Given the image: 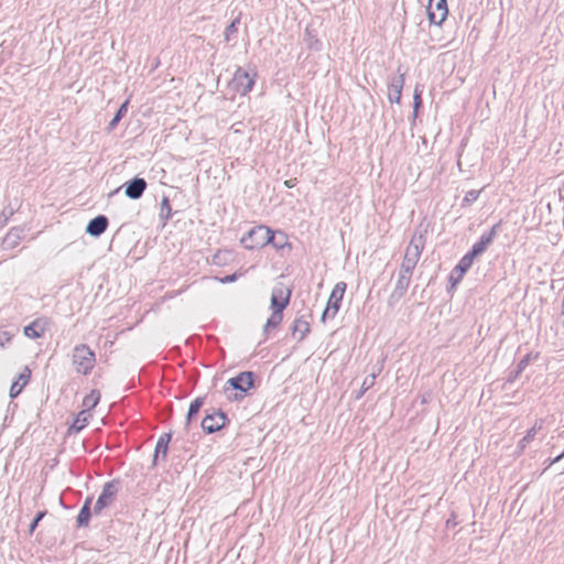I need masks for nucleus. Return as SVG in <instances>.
I'll return each instance as SVG.
<instances>
[{"label":"nucleus","mask_w":564,"mask_h":564,"mask_svg":"<svg viewBox=\"0 0 564 564\" xmlns=\"http://www.w3.org/2000/svg\"><path fill=\"white\" fill-rule=\"evenodd\" d=\"M291 290L282 282L275 283L271 289L270 310L271 314L267 318L262 334L267 335L271 329H275L283 319V311L290 302Z\"/></svg>","instance_id":"nucleus-1"},{"label":"nucleus","mask_w":564,"mask_h":564,"mask_svg":"<svg viewBox=\"0 0 564 564\" xmlns=\"http://www.w3.org/2000/svg\"><path fill=\"white\" fill-rule=\"evenodd\" d=\"M257 76V72L252 67L237 68L230 82L232 90L239 96H247L252 90Z\"/></svg>","instance_id":"nucleus-2"},{"label":"nucleus","mask_w":564,"mask_h":564,"mask_svg":"<svg viewBox=\"0 0 564 564\" xmlns=\"http://www.w3.org/2000/svg\"><path fill=\"white\" fill-rule=\"evenodd\" d=\"M272 230L265 226H256L240 238L241 246L247 250H259L269 245Z\"/></svg>","instance_id":"nucleus-3"},{"label":"nucleus","mask_w":564,"mask_h":564,"mask_svg":"<svg viewBox=\"0 0 564 564\" xmlns=\"http://www.w3.org/2000/svg\"><path fill=\"white\" fill-rule=\"evenodd\" d=\"M424 238L421 234L414 235L405 249L403 260L401 263V270L404 273H412L421 258L424 249Z\"/></svg>","instance_id":"nucleus-4"},{"label":"nucleus","mask_w":564,"mask_h":564,"mask_svg":"<svg viewBox=\"0 0 564 564\" xmlns=\"http://www.w3.org/2000/svg\"><path fill=\"white\" fill-rule=\"evenodd\" d=\"M73 365L78 373L87 375L95 366V354L85 345L74 348Z\"/></svg>","instance_id":"nucleus-5"},{"label":"nucleus","mask_w":564,"mask_h":564,"mask_svg":"<svg viewBox=\"0 0 564 564\" xmlns=\"http://www.w3.org/2000/svg\"><path fill=\"white\" fill-rule=\"evenodd\" d=\"M345 292V282L340 281L335 283L327 299L326 306L321 315V322L323 324L325 323L326 316L329 312L332 313V317H334L338 313Z\"/></svg>","instance_id":"nucleus-6"},{"label":"nucleus","mask_w":564,"mask_h":564,"mask_svg":"<svg viewBox=\"0 0 564 564\" xmlns=\"http://www.w3.org/2000/svg\"><path fill=\"white\" fill-rule=\"evenodd\" d=\"M449 13L447 0H429L426 14L429 22L440 28L447 19Z\"/></svg>","instance_id":"nucleus-7"},{"label":"nucleus","mask_w":564,"mask_h":564,"mask_svg":"<svg viewBox=\"0 0 564 564\" xmlns=\"http://www.w3.org/2000/svg\"><path fill=\"white\" fill-rule=\"evenodd\" d=\"M230 387L235 390H239L243 393L249 391L253 386L252 373L249 371L240 372L234 378L228 380Z\"/></svg>","instance_id":"nucleus-8"},{"label":"nucleus","mask_w":564,"mask_h":564,"mask_svg":"<svg viewBox=\"0 0 564 564\" xmlns=\"http://www.w3.org/2000/svg\"><path fill=\"white\" fill-rule=\"evenodd\" d=\"M226 417L223 413L206 415L202 421V429L207 433L219 431L225 425Z\"/></svg>","instance_id":"nucleus-9"},{"label":"nucleus","mask_w":564,"mask_h":564,"mask_svg":"<svg viewBox=\"0 0 564 564\" xmlns=\"http://www.w3.org/2000/svg\"><path fill=\"white\" fill-rule=\"evenodd\" d=\"M147 188V183L141 177H134L127 183L124 187V195L130 199H139Z\"/></svg>","instance_id":"nucleus-10"},{"label":"nucleus","mask_w":564,"mask_h":564,"mask_svg":"<svg viewBox=\"0 0 564 564\" xmlns=\"http://www.w3.org/2000/svg\"><path fill=\"white\" fill-rule=\"evenodd\" d=\"M113 496H115V491H113L112 486L109 484L105 485L102 488V491H101L100 496L98 497L96 505H95L96 512H100L102 509L108 507L110 505V502L112 501Z\"/></svg>","instance_id":"nucleus-11"},{"label":"nucleus","mask_w":564,"mask_h":564,"mask_svg":"<svg viewBox=\"0 0 564 564\" xmlns=\"http://www.w3.org/2000/svg\"><path fill=\"white\" fill-rule=\"evenodd\" d=\"M107 228V219L105 216H97L93 218L86 227L87 234L93 237H98L101 235Z\"/></svg>","instance_id":"nucleus-12"},{"label":"nucleus","mask_w":564,"mask_h":564,"mask_svg":"<svg viewBox=\"0 0 564 564\" xmlns=\"http://www.w3.org/2000/svg\"><path fill=\"white\" fill-rule=\"evenodd\" d=\"M91 419V413H88L87 410H82L77 413L72 424L68 427V432L78 433L80 432Z\"/></svg>","instance_id":"nucleus-13"},{"label":"nucleus","mask_w":564,"mask_h":564,"mask_svg":"<svg viewBox=\"0 0 564 564\" xmlns=\"http://www.w3.org/2000/svg\"><path fill=\"white\" fill-rule=\"evenodd\" d=\"M402 88H403V76H401L395 83H391L388 86L387 97L391 104L400 105Z\"/></svg>","instance_id":"nucleus-14"},{"label":"nucleus","mask_w":564,"mask_h":564,"mask_svg":"<svg viewBox=\"0 0 564 564\" xmlns=\"http://www.w3.org/2000/svg\"><path fill=\"white\" fill-rule=\"evenodd\" d=\"M269 245H272L276 250L291 249V242L288 236L282 231L272 230V238L270 239Z\"/></svg>","instance_id":"nucleus-15"},{"label":"nucleus","mask_w":564,"mask_h":564,"mask_svg":"<svg viewBox=\"0 0 564 564\" xmlns=\"http://www.w3.org/2000/svg\"><path fill=\"white\" fill-rule=\"evenodd\" d=\"M45 326L39 321L32 322L23 328V334L26 338L37 339L43 336Z\"/></svg>","instance_id":"nucleus-16"},{"label":"nucleus","mask_w":564,"mask_h":564,"mask_svg":"<svg viewBox=\"0 0 564 564\" xmlns=\"http://www.w3.org/2000/svg\"><path fill=\"white\" fill-rule=\"evenodd\" d=\"M100 400V393L97 390H90L83 399L82 406L83 410H87L88 413L96 408Z\"/></svg>","instance_id":"nucleus-17"},{"label":"nucleus","mask_w":564,"mask_h":564,"mask_svg":"<svg viewBox=\"0 0 564 564\" xmlns=\"http://www.w3.org/2000/svg\"><path fill=\"white\" fill-rule=\"evenodd\" d=\"M292 332L293 335L296 336L299 340H302L310 333V325L307 322L303 319H296L294 322Z\"/></svg>","instance_id":"nucleus-18"},{"label":"nucleus","mask_w":564,"mask_h":564,"mask_svg":"<svg viewBox=\"0 0 564 564\" xmlns=\"http://www.w3.org/2000/svg\"><path fill=\"white\" fill-rule=\"evenodd\" d=\"M473 262L474 260L468 257L467 254H465L458 262V264L456 265L455 268V271L457 273V275L459 276H464L465 273L470 269V267L473 265Z\"/></svg>","instance_id":"nucleus-19"},{"label":"nucleus","mask_w":564,"mask_h":564,"mask_svg":"<svg viewBox=\"0 0 564 564\" xmlns=\"http://www.w3.org/2000/svg\"><path fill=\"white\" fill-rule=\"evenodd\" d=\"M489 240H481L479 242H477L470 252L467 253L468 257H470L473 260H475V258L477 256H479L480 253H482L485 251V249L487 248V245H488Z\"/></svg>","instance_id":"nucleus-20"},{"label":"nucleus","mask_w":564,"mask_h":564,"mask_svg":"<svg viewBox=\"0 0 564 564\" xmlns=\"http://www.w3.org/2000/svg\"><path fill=\"white\" fill-rule=\"evenodd\" d=\"M411 275H412V273H404V272L401 270V271H400L399 279H398V282H397V286H398L400 290L404 291V290L409 286Z\"/></svg>","instance_id":"nucleus-21"},{"label":"nucleus","mask_w":564,"mask_h":564,"mask_svg":"<svg viewBox=\"0 0 564 564\" xmlns=\"http://www.w3.org/2000/svg\"><path fill=\"white\" fill-rule=\"evenodd\" d=\"M203 404V400L200 398L195 399L188 406L187 411V420H191L192 416L196 415L199 408Z\"/></svg>","instance_id":"nucleus-22"},{"label":"nucleus","mask_w":564,"mask_h":564,"mask_svg":"<svg viewBox=\"0 0 564 564\" xmlns=\"http://www.w3.org/2000/svg\"><path fill=\"white\" fill-rule=\"evenodd\" d=\"M127 106H128V102L124 101L120 108L118 109L117 113L115 115V117L112 118L111 122H110V126L111 127H115L118 121L121 119V117L123 116V113L126 112L127 110Z\"/></svg>","instance_id":"nucleus-23"},{"label":"nucleus","mask_w":564,"mask_h":564,"mask_svg":"<svg viewBox=\"0 0 564 564\" xmlns=\"http://www.w3.org/2000/svg\"><path fill=\"white\" fill-rule=\"evenodd\" d=\"M88 519H89V509H88V501H87L78 514V522H79V524H83V523H86L88 521Z\"/></svg>","instance_id":"nucleus-24"},{"label":"nucleus","mask_w":564,"mask_h":564,"mask_svg":"<svg viewBox=\"0 0 564 564\" xmlns=\"http://www.w3.org/2000/svg\"><path fill=\"white\" fill-rule=\"evenodd\" d=\"M420 107H421V95H420V93L415 91L413 95V117L414 118L417 116Z\"/></svg>","instance_id":"nucleus-25"},{"label":"nucleus","mask_w":564,"mask_h":564,"mask_svg":"<svg viewBox=\"0 0 564 564\" xmlns=\"http://www.w3.org/2000/svg\"><path fill=\"white\" fill-rule=\"evenodd\" d=\"M44 516H45V511H41V512H39V513H37V516L35 517V519H34V520L32 521V523L30 524V528H29V533H30V534H32V533L35 531V529H36V527H37L39 522L44 518Z\"/></svg>","instance_id":"nucleus-26"},{"label":"nucleus","mask_w":564,"mask_h":564,"mask_svg":"<svg viewBox=\"0 0 564 564\" xmlns=\"http://www.w3.org/2000/svg\"><path fill=\"white\" fill-rule=\"evenodd\" d=\"M22 388H23V386L20 384L18 381L13 382L11 384L10 391H9L10 397L15 398L22 391Z\"/></svg>","instance_id":"nucleus-27"},{"label":"nucleus","mask_w":564,"mask_h":564,"mask_svg":"<svg viewBox=\"0 0 564 564\" xmlns=\"http://www.w3.org/2000/svg\"><path fill=\"white\" fill-rule=\"evenodd\" d=\"M160 451H162V456L164 457L166 453V443H164L162 440L159 441L155 446L154 460L158 459Z\"/></svg>","instance_id":"nucleus-28"},{"label":"nucleus","mask_w":564,"mask_h":564,"mask_svg":"<svg viewBox=\"0 0 564 564\" xmlns=\"http://www.w3.org/2000/svg\"><path fill=\"white\" fill-rule=\"evenodd\" d=\"M160 206L161 210L165 213V218H169L171 216V207L169 199L166 197L162 198Z\"/></svg>","instance_id":"nucleus-29"},{"label":"nucleus","mask_w":564,"mask_h":564,"mask_svg":"<svg viewBox=\"0 0 564 564\" xmlns=\"http://www.w3.org/2000/svg\"><path fill=\"white\" fill-rule=\"evenodd\" d=\"M462 279H463V278H462V276H459V275H456V276L451 275V276L448 278V282H449V284H451V289H452V290H455V289H456V286L458 285V283L462 281Z\"/></svg>","instance_id":"nucleus-30"},{"label":"nucleus","mask_w":564,"mask_h":564,"mask_svg":"<svg viewBox=\"0 0 564 564\" xmlns=\"http://www.w3.org/2000/svg\"><path fill=\"white\" fill-rule=\"evenodd\" d=\"M236 279H237L236 274L226 275L223 279H220V283H223V284L231 283V282H235Z\"/></svg>","instance_id":"nucleus-31"},{"label":"nucleus","mask_w":564,"mask_h":564,"mask_svg":"<svg viewBox=\"0 0 564 564\" xmlns=\"http://www.w3.org/2000/svg\"><path fill=\"white\" fill-rule=\"evenodd\" d=\"M29 378H30V372H29V370H26L25 373H22L19 376V381H21V384L24 387L28 383Z\"/></svg>","instance_id":"nucleus-32"}]
</instances>
